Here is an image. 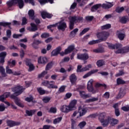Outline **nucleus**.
Masks as SVG:
<instances>
[{"instance_id":"f257e3e1","label":"nucleus","mask_w":129,"mask_h":129,"mask_svg":"<svg viewBox=\"0 0 129 129\" xmlns=\"http://www.w3.org/2000/svg\"><path fill=\"white\" fill-rule=\"evenodd\" d=\"M25 89L26 88H24L22 86H16L15 87L11 88L12 92H14L13 94L11 95V92H6L4 93V96L5 95V98H8V97H10V98H11V99L14 100V102L16 105H18L19 107L24 108L25 106L21 102V99L19 98L17 96L21 95V94L25 91Z\"/></svg>"},{"instance_id":"f03ea898","label":"nucleus","mask_w":129,"mask_h":129,"mask_svg":"<svg viewBox=\"0 0 129 129\" xmlns=\"http://www.w3.org/2000/svg\"><path fill=\"white\" fill-rule=\"evenodd\" d=\"M109 49L111 50H114L116 49L117 50L115 51L116 54H125L128 53L129 46H124L122 47V44L120 43H116L113 44L112 43H107Z\"/></svg>"},{"instance_id":"7ed1b4c3","label":"nucleus","mask_w":129,"mask_h":129,"mask_svg":"<svg viewBox=\"0 0 129 129\" xmlns=\"http://www.w3.org/2000/svg\"><path fill=\"white\" fill-rule=\"evenodd\" d=\"M113 7V5L112 4L109 3L107 4H103L101 5L100 4H96L93 6L91 7V11L92 13L97 11L98 9H100L101 7L105 10H107L108 9H110V8H112Z\"/></svg>"},{"instance_id":"20e7f679","label":"nucleus","mask_w":129,"mask_h":129,"mask_svg":"<svg viewBox=\"0 0 129 129\" xmlns=\"http://www.w3.org/2000/svg\"><path fill=\"white\" fill-rule=\"evenodd\" d=\"M79 113V115L77 117V118H79V117H82L84 116L86 113H87V109L85 108L82 107L81 106L78 107V111H75L73 114V117H75L77 114Z\"/></svg>"},{"instance_id":"39448f33","label":"nucleus","mask_w":129,"mask_h":129,"mask_svg":"<svg viewBox=\"0 0 129 129\" xmlns=\"http://www.w3.org/2000/svg\"><path fill=\"white\" fill-rule=\"evenodd\" d=\"M108 36H109V33L105 31L99 32L97 34V37L99 39L98 40H99L100 43L103 42V41H106L107 38H108Z\"/></svg>"},{"instance_id":"423d86ee","label":"nucleus","mask_w":129,"mask_h":129,"mask_svg":"<svg viewBox=\"0 0 129 129\" xmlns=\"http://www.w3.org/2000/svg\"><path fill=\"white\" fill-rule=\"evenodd\" d=\"M92 66L91 64H88L87 66L82 68V66L79 65L77 67V72L78 73H81V72H84L85 71H88L89 70V68H92Z\"/></svg>"},{"instance_id":"0eeeda50","label":"nucleus","mask_w":129,"mask_h":129,"mask_svg":"<svg viewBox=\"0 0 129 129\" xmlns=\"http://www.w3.org/2000/svg\"><path fill=\"white\" fill-rule=\"evenodd\" d=\"M77 59L82 60V61H86L89 58V55L87 53H80L77 54Z\"/></svg>"},{"instance_id":"6e6552de","label":"nucleus","mask_w":129,"mask_h":129,"mask_svg":"<svg viewBox=\"0 0 129 129\" xmlns=\"http://www.w3.org/2000/svg\"><path fill=\"white\" fill-rule=\"evenodd\" d=\"M6 123L7 126L10 127H13L14 126H17L21 124V122H17L16 121H13L12 120H7L6 121Z\"/></svg>"},{"instance_id":"1a4fd4ad","label":"nucleus","mask_w":129,"mask_h":129,"mask_svg":"<svg viewBox=\"0 0 129 129\" xmlns=\"http://www.w3.org/2000/svg\"><path fill=\"white\" fill-rule=\"evenodd\" d=\"M110 120H111V117L108 116L106 119H101L100 121L103 127H106L108 126V124H109Z\"/></svg>"},{"instance_id":"9d476101","label":"nucleus","mask_w":129,"mask_h":129,"mask_svg":"<svg viewBox=\"0 0 129 129\" xmlns=\"http://www.w3.org/2000/svg\"><path fill=\"white\" fill-rule=\"evenodd\" d=\"M116 36L118 37V39L120 41H123L124 38H125V32H123L122 33V30H117L116 31Z\"/></svg>"},{"instance_id":"9b49d317","label":"nucleus","mask_w":129,"mask_h":129,"mask_svg":"<svg viewBox=\"0 0 129 129\" xmlns=\"http://www.w3.org/2000/svg\"><path fill=\"white\" fill-rule=\"evenodd\" d=\"M87 89L89 92H92L93 94L96 93V91L94 90L93 88V83L91 81H89L87 84Z\"/></svg>"},{"instance_id":"f8f14e48","label":"nucleus","mask_w":129,"mask_h":129,"mask_svg":"<svg viewBox=\"0 0 129 129\" xmlns=\"http://www.w3.org/2000/svg\"><path fill=\"white\" fill-rule=\"evenodd\" d=\"M41 16L42 19L45 20V19H51L53 17V14L48 13L46 11H42L41 12Z\"/></svg>"},{"instance_id":"ddd939ff","label":"nucleus","mask_w":129,"mask_h":129,"mask_svg":"<svg viewBox=\"0 0 129 129\" xmlns=\"http://www.w3.org/2000/svg\"><path fill=\"white\" fill-rule=\"evenodd\" d=\"M76 104H77V100H73L71 101L68 105L69 108H70L71 111H72V110H75L76 109Z\"/></svg>"},{"instance_id":"4468645a","label":"nucleus","mask_w":129,"mask_h":129,"mask_svg":"<svg viewBox=\"0 0 129 129\" xmlns=\"http://www.w3.org/2000/svg\"><path fill=\"white\" fill-rule=\"evenodd\" d=\"M58 24V25L57 26L58 30L62 31V32H64V31L66 30V28H67V24H66V23L59 22Z\"/></svg>"},{"instance_id":"2eb2a0df","label":"nucleus","mask_w":129,"mask_h":129,"mask_svg":"<svg viewBox=\"0 0 129 129\" xmlns=\"http://www.w3.org/2000/svg\"><path fill=\"white\" fill-rule=\"evenodd\" d=\"M79 92L80 96L83 99H86V98H90L91 97L90 94H86V92L84 91H79Z\"/></svg>"},{"instance_id":"dca6fc26","label":"nucleus","mask_w":129,"mask_h":129,"mask_svg":"<svg viewBox=\"0 0 129 129\" xmlns=\"http://www.w3.org/2000/svg\"><path fill=\"white\" fill-rule=\"evenodd\" d=\"M25 64L26 66L29 67L28 72L33 71V63H32V60L29 58H26L25 60Z\"/></svg>"},{"instance_id":"f3484780","label":"nucleus","mask_w":129,"mask_h":129,"mask_svg":"<svg viewBox=\"0 0 129 129\" xmlns=\"http://www.w3.org/2000/svg\"><path fill=\"white\" fill-rule=\"evenodd\" d=\"M61 50H62V49L60 46H58L56 49L53 50L51 53V57H53L54 56H57L58 54H60Z\"/></svg>"},{"instance_id":"a211bd4d","label":"nucleus","mask_w":129,"mask_h":129,"mask_svg":"<svg viewBox=\"0 0 129 129\" xmlns=\"http://www.w3.org/2000/svg\"><path fill=\"white\" fill-rule=\"evenodd\" d=\"M113 107L114 108V113L116 116H119L120 112L119 111V108H118V103H115L113 105Z\"/></svg>"},{"instance_id":"6ab92c4d","label":"nucleus","mask_w":129,"mask_h":129,"mask_svg":"<svg viewBox=\"0 0 129 129\" xmlns=\"http://www.w3.org/2000/svg\"><path fill=\"white\" fill-rule=\"evenodd\" d=\"M70 81L71 83L74 85L75 83H76V81H77V77H76V75H75V74H72L70 76Z\"/></svg>"},{"instance_id":"aec40b11","label":"nucleus","mask_w":129,"mask_h":129,"mask_svg":"<svg viewBox=\"0 0 129 129\" xmlns=\"http://www.w3.org/2000/svg\"><path fill=\"white\" fill-rule=\"evenodd\" d=\"M60 111L61 112H64L65 113H68V112H70L71 110L69 108V106L63 105L60 108Z\"/></svg>"},{"instance_id":"412c9836","label":"nucleus","mask_w":129,"mask_h":129,"mask_svg":"<svg viewBox=\"0 0 129 129\" xmlns=\"http://www.w3.org/2000/svg\"><path fill=\"white\" fill-rule=\"evenodd\" d=\"M48 62V59L45 56H40L38 59L39 64H46Z\"/></svg>"},{"instance_id":"4be33fe9","label":"nucleus","mask_w":129,"mask_h":129,"mask_svg":"<svg viewBox=\"0 0 129 129\" xmlns=\"http://www.w3.org/2000/svg\"><path fill=\"white\" fill-rule=\"evenodd\" d=\"M75 49V46L74 45H71L65 49V53L66 54H69L73 52Z\"/></svg>"},{"instance_id":"5701e85b","label":"nucleus","mask_w":129,"mask_h":129,"mask_svg":"<svg viewBox=\"0 0 129 129\" xmlns=\"http://www.w3.org/2000/svg\"><path fill=\"white\" fill-rule=\"evenodd\" d=\"M15 5H18L19 9H23L25 6V3L23 0H15Z\"/></svg>"},{"instance_id":"b1692460","label":"nucleus","mask_w":129,"mask_h":129,"mask_svg":"<svg viewBox=\"0 0 129 129\" xmlns=\"http://www.w3.org/2000/svg\"><path fill=\"white\" fill-rule=\"evenodd\" d=\"M96 72H98V70H92L90 72H89L88 73L86 74L83 77V78L85 79L87 78V77H89V76H91V75H92V74H94V73H96Z\"/></svg>"},{"instance_id":"393cba45","label":"nucleus","mask_w":129,"mask_h":129,"mask_svg":"<svg viewBox=\"0 0 129 129\" xmlns=\"http://www.w3.org/2000/svg\"><path fill=\"white\" fill-rule=\"evenodd\" d=\"M96 65L97 67L100 68V67H102V66H104L105 65V61L103 59H100L97 61Z\"/></svg>"},{"instance_id":"a878e982","label":"nucleus","mask_w":129,"mask_h":129,"mask_svg":"<svg viewBox=\"0 0 129 129\" xmlns=\"http://www.w3.org/2000/svg\"><path fill=\"white\" fill-rule=\"evenodd\" d=\"M129 21V19L127 16H123L119 19L120 23L121 24H126Z\"/></svg>"},{"instance_id":"bb28decb","label":"nucleus","mask_w":129,"mask_h":129,"mask_svg":"<svg viewBox=\"0 0 129 129\" xmlns=\"http://www.w3.org/2000/svg\"><path fill=\"white\" fill-rule=\"evenodd\" d=\"M116 84L117 85H122L123 84H126V82L120 78H118L116 80Z\"/></svg>"},{"instance_id":"cd10ccee","label":"nucleus","mask_w":129,"mask_h":129,"mask_svg":"<svg viewBox=\"0 0 129 129\" xmlns=\"http://www.w3.org/2000/svg\"><path fill=\"white\" fill-rule=\"evenodd\" d=\"M74 24H75V18H71L70 20V26H69V28L70 30H73V29H74Z\"/></svg>"},{"instance_id":"c85d7f7f","label":"nucleus","mask_w":129,"mask_h":129,"mask_svg":"<svg viewBox=\"0 0 129 129\" xmlns=\"http://www.w3.org/2000/svg\"><path fill=\"white\" fill-rule=\"evenodd\" d=\"M11 25H12L11 22H0V26L4 27H8L9 29H12Z\"/></svg>"},{"instance_id":"c756f323","label":"nucleus","mask_w":129,"mask_h":129,"mask_svg":"<svg viewBox=\"0 0 129 129\" xmlns=\"http://www.w3.org/2000/svg\"><path fill=\"white\" fill-rule=\"evenodd\" d=\"M98 97H97V98L93 97L92 98H90L86 100L85 103H90V102H94V101H98Z\"/></svg>"},{"instance_id":"7c9ffc66","label":"nucleus","mask_w":129,"mask_h":129,"mask_svg":"<svg viewBox=\"0 0 129 129\" xmlns=\"http://www.w3.org/2000/svg\"><path fill=\"white\" fill-rule=\"evenodd\" d=\"M58 26V23H55V24L50 25L47 26V29L48 30H50V31L51 32V33H53L54 32V29H52V28H55Z\"/></svg>"},{"instance_id":"2f4dec72","label":"nucleus","mask_w":129,"mask_h":129,"mask_svg":"<svg viewBox=\"0 0 129 129\" xmlns=\"http://www.w3.org/2000/svg\"><path fill=\"white\" fill-rule=\"evenodd\" d=\"M33 21H34L36 25H39L41 24V21L38 18L35 19V11L33 10Z\"/></svg>"},{"instance_id":"473e14b6","label":"nucleus","mask_w":129,"mask_h":129,"mask_svg":"<svg viewBox=\"0 0 129 129\" xmlns=\"http://www.w3.org/2000/svg\"><path fill=\"white\" fill-rule=\"evenodd\" d=\"M53 65H54V62L50 61V62L48 63L45 67V70L46 71H49L52 67H53Z\"/></svg>"},{"instance_id":"72a5a7b5","label":"nucleus","mask_w":129,"mask_h":129,"mask_svg":"<svg viewBox=\"0 0 129 129\" xmlns=\"http://www.w3.org/2000/svg\"><path fill=\"white\" fill-rule=\"evenodd\" d=\"M37 90L39 94L40 95H44V94H46V91L43 89L42 87L37 88Z\"/></svg>"},{"instance_id":"f704fd0d","label":"nucleus","mask_w":129,"mask_h":129,"mask_svg":"<svg viewBox=\"0 0 129 129\" xmlns=\"http://www.w3.org/2000/svg\"><path fill=\"white\" fill-rule=\"evenodd\" d=\"M87 123H86V121H82L80 122L79 124L78 125V126L80 128V129H83L85 127V125H86Z\"/></svg>"},{"instance_id":"c9c22d12","label":"nucleus","mask_w":129,"mask_h":129,"mask_svg":"<svg viewBox=\"0 0 129 129\" xmlns=\"http://www.w3.org/2000/svg\"><path fill=\"white\" fill-rule=\"evenodd\" d=\"M8 65L10 66V67H15V66H16V60L14 59L12 61V60L10 59L8 61Z\"/></svg>"},{"instance_id":"e433bc0d","label":"nucleus","mask_w":129,"mask_h":129,"mask_svg":"<svg viewBox=\"0 0 129 129\" xmlns=\"http://www.w3.org/2000/svg\"><path fill=\"white\" fill-rule=\"evenodd\" d=\"M115 11L116 13H117L118 14H120L121 13H122L123 11H124V8H123V7H117L115 8Z\"/></svg>"},{"instance_id":"4c0bfd02","label":"nucleus","mask_w":129,"mask_h":129,"mask_svg":"<svg viewBox=\"0 0 129 129\" xmlns=\"http://www.w3.org/2000/svg\"><path fill=\"white\" fill-rule=\"evenodd\" d=\"M125 95V91L124 90H120L118 94V98H121Z\"/></svg>"},{"instance_id":"58836bf2","label":"nucleus","mask_w":129,"mask_h":129,"mask_svg":"<svg viewBox=\"0 0 129 129\" xmlns=\"http://www.w3.org/2000/svg\"><path fill=\"white\" fill-rule=\"evenodd\" d=\"M0 73L3 77H6V76H7V74H6V70L3 66H0Z\"/></svg>"},{"instance_id":"ea45409f","label":"nucleus","mask_w":129,"mask_h":129,"mask_svg":"<svg viewBox=\"0 0 129 129\" xmlns=\"http://www.w3.org/2000/svg\"><path fill=\"white\" fill-rule=\"evenodd\" d=\"M71 19H75V23H79L81 21L83 20V17H79L77 16L72 17Z\"/></svg>"},{"instance_id":"a19ab883","label":"nucleus","mask_w":129,"mask_h":129,"mask_svg":"<svg viewBox=\"0 0 129 129\" xmlns=\"http://www.w3.org/2000/svg\"><path fill=\"white\" fill-rule=\"evenodd\" d=\"M111 28V25L110 24H106L105 25L102 26L101 27V29L103 30H108V29H110Z\"/></svg>"},{"instance_id":"79ce46f5","label":"nucleus","mask_w":129,"mask_h":129,"mask_svg":"<svg viewBox=\"0 0 129 129\" xmlns=\"http://www.w3.org/2000/svg\"><path fill=\"white\" fill-rule=\"evenodd\" d=\"M50 100H51V97H50L45 96L42 98V101L44 103H48V102H50Z\"/></svg>"},{"instance_id":"37998d69","label":"nucleus","mask_w":129,"mask_h":129,"mask_svg":"<svg viewBox=\"0 0 129 129\" xmlns=\"http://www.w3.org/2000/svg\"><path fill=\"white\" fill-rule=\"evenodd\" d=\"M7 4L9 8H12L14 5H16V0H11V1H8Z\"/></svg>"},{"instance_id":"c03bdc74","label":"nucleus","mask_w":129,"mask_h":129,"mask_svg":"<svg viewBox=\"0 0 129 129\" xmlns=\"http://www.w3.org/2000/svg\"><path fill=\"white\" fill-rule=\"evenodd\" d=\"M78 31H79V29H78V28H75L70 32L71 36H72V37H75Z\"/></svg>"},{"instance_id":"a18cd8bd","label":"nucleus","mask_w":129,"mask_h":129,"mask_svg":"<svg viewBox=\"0 0 129 129\" xmlns=\"http://www.w3.org/2000/svg\"><path fill=\"white\" fill-rule=\"evenodd\" d=\"M93 52L94 53H103V52H104V49L102 48L95 49H93Z\"/></svg>"},{"instance_id":"49530a36","label":"nucleus","mask_w":129,"mask_h":129,"mask_svg":"<svg viewBox=\"0 0 129 129\" xmlns=\"http://www.w3.org/2000/svg\"><path fill=\"white\" fill-rule=\"evenodd\" d=\"M88 31H89V28H86L84 29L82 31V32L80 33L79 36L81 37V36H83V35H84V34H86V33H87V32H88Z\"/></svg>"},{"instance_id":"de8ad7c7","label":"nucleus","mask_w":129,"mask_h":129,"mask_svg":"<svg viewBox=\"0 0 129 129\" xmlns=\"http://www.w3.org/2000/svg\"><path fill=\"white\" fill-rule=\"evenodd\" d=\"M95 87H104V89H106L107 88V86L105 84H102L97 83L95 85Z\"/></svg>"},{"instance_id":"09e8293b","label":"nucleus","mask_w":129,"mask_h":129,"mask_svg":"<svg viewBox=\"0 0 129 129\" xmlns=\"http://www.w3.org/2000/svg\"><path fill=\"white\" fill-rule=\"evenodd\" d=\"M62 120V117H57L53 120V123L54 124H57L59 123Z\"/></svg>"},{"instance_id":"8fccbe9b","label":"nucleus","mask_w":129,"mask_h":129,"mask_svg":"<svg viewBox=\"0 0 129 129\" xmlns=\"http://www.w3.org/2000/svg\"><path fill=\"white\" fill-rule=\"evenodd\" d=\"M57 112V108L56 107H51L48 111L49 113H56Z\"/></svg>"},{"instance_id":"3c124183","label":"nucleus","mask_w":129,"mask_h":129,"mask_svg":"<svg viewBox=\"0 0 129 129\" xmlns=\"http://www.w3.org/2000/svg\"><path fill=\"white\" fill-rule=\"evenodd\" d=\"M49 37H50V34L48 33H43L41 35L42 39H47V38H49Z\"/></svg>"},{"instance_id":"603ef678","label":"nucleus","mask_w":129,"mask_h":129,"mask_svg":"<svg viewBox=\"0 0 129 129\" xmlns=\"http://www.w3.org/2000/svg\"><path fill=\"white\" fill-rule=\"evenodd\" d=\"M26 114L25 115V116H32L33 115V110L29 111V110H26Z\"/></svg>"},{"instance_id":"864d4df0","label":"nucleus","mask_w":129,"mask_h":129,"mask_svg":"<svg viewBox=\"0 0 129 129\" xmlns=\"http://www.w3.org/2000/svg\"><path fill=\"white\" fill-rule=\"evenodd\" d=\"M110 122H111L112 124H117V123L118 122V120L114 119L111 117V120Z\"/></svg>"},{"instance_id":"5fc2aeb1","label":"nucleus","mask_w":129,"mask_h":129,"mask_svg":"<svg viewBox=\"0 0 129 129\" xmlns=\"http://www.w3.org/2000/svg\"><path fill=\"white\" fill-rule=\"evenodd\" d=\"M67 86H61L58 90V91L60 93H62L65 91V89H66Z\"/></svg>"},{"instance_id":"6e6d98bb","label":"nucleus","mask_w":129,"mask_h":129,"mask_svg":"<svg viewBox=\"0 0 129 129\" xmlns=\"http://www.w3.org/2000/svg\"><path fill=\"white\" fill-rule=\"evenodd\" d=\"M47 88H49V89H57V88H58V86H57L56 85H54L52 84H50L48 85V86H47Z\"/></svg>"},{"instance_id":"4d7b16f0","label":"nucleus","mask_w":129,"mask_h":129,"mask_svg":"<svg viewBox=\"0 0 129 129\" xmlns=\"http://www.w3.org/2000/svg\"><path fill=\"white\" fill-rule=\"evenodd\" d=\"M98 43H100L99 40L98 39L96 40H92L89 42L88 44L89 45H94L95 44H98Z\"/></svg>"},{"instance_id":"13d9d810","label":"nucleus","mask_w":129,"mask_h":129,"mask_svg":"<svg viewBox=\"0 0 129 129\" xmlns=\"http://www.w3.org/2000/svg\"><path fill=\"white\" fill-rule=\"evenodd\" d=\"M105 116H106V114H105V113L104 112L101 113V114H100L99 116V119H100V120H101V119H104V118H105Z\"/></svg>"},{"instance_id":"bf43d9fd","label":"nucleus","mask_w":129,"mask_h":129,"mask_svg":"<svg viewBox=\"0 0 129 129\" xmlns=\"http://www.w3.org/2000/svg\"><path fill=\"white\" fill-rule=\"evenodd\" d=\"M71 121H72L71 128L75 129L74 127L76 126V121L73 119H72Z\"/></svg>"},{"instance_id":"052dcab7","label":"nucleus","mask_w":129,"mask_h":129,"mask_svg":"<svg viewBox=\"0 0 129 129\" xmlns=\"http://www.w3.org/2000/svg\"><path fill=\"white\" fill-rule=\"evenodd\" d=\"M47 73L48 72L44 71L41 74L38 75V78H42V77H44V76H45Z\"/></svg>"},{"instance_id":"680f3d73","label":"nucleus","mask_w":129,"mask_h":129,"mask_svg":"<svg viewBox=\"0 0 129 129\" xmlns=\"http://www.w3.org/2000/svg\"><path fill=\"white\" fill-rule=\"evenodd\" d=\"M27 24H28V20L26 17H23L22 26H25V25H27Z\"/></svg>"},{"instance_id":"e2e57ef3","label":"nucleus","mask_w":129,"mask_h":129,"mask_svg":"<svg viewBox=\"0 0 129 129\" xmlns=\"http://www.w3.org/2000/svg\"><path fill=\"white\" fill-rule=\"evenodd\" d=\"M6 110V106L5 105V104L1 103L0 104V112L5 111Z\"/></svg>"},{"instance_id":"0e129e2a","label":"nucleus","mask_w":129,"mask_h":129,"mask_svg":"<svg viewBox=\"0 0 129 129\" xmlns=\"http://www.w3.org/2000/svg\"><path fill=\"white\" fill-rule=\"evenodd\" d=\"M86 21H87L88 22H91L93 19H94V17L93 16H86L85 18Z\"/></svg>"},{"instance_id":"69168bd1","label":"nucleus","mask_w":129,"mask_h":129,"mask_svg":"<svg viewBox=\"0 0 129 129\" xmlns=\"http://www.w3.org/2000/svg\"><path fill=\"white\" fill-rule=\"evenodd\" d=\"M71 96H72V93H67L66 94L63 99L64 100H66V99H69V98H70V97H71Z\"/></svg>"},{"instance_id":"338daca9","label":"nucleus","mask_w":129,"mask_h":129,"mask_svg":"<svg viewBox=\"0 0 129 129\" xmlns=\"http://www.w3.org/2000/svg\"><path fill=\"white\" fill-rule=\"evenodd\" d=\"M7 57V52L3 51L0 53V58H5Z\"/></svg>"},{"instance_id":"774afa93","label":"nucleus","mask_w":129,"mask_h":129,"mask_svg":"<svg viewBox=\"0 0 129 129\" xmlns=\"http://www.w3.org/2000/svg\"><path fill=\"white\" fill-rule=\"evenodd\" d=\"M28 16L29 17V19L33 20V10L31 9L28 11Z\"/></svg>"}]
</instances>
